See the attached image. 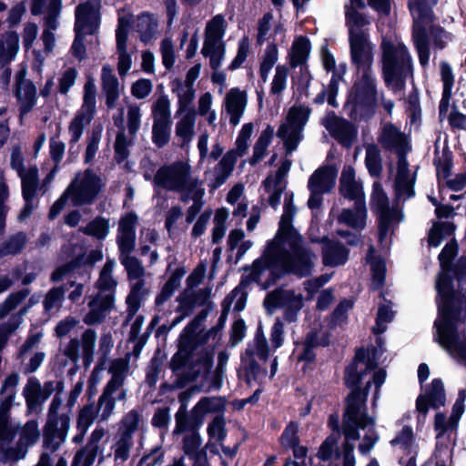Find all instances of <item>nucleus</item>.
Instances as JSON below:
<instances>
[{
    "label": "nucleus",
    "mask_w": 466,
    "mask_h": 466,
    "mask_svg": "<svg viewBox=\"0 0 466 466\" xmlns=\"http://www.w3.org/2000/svg\"><path fill=\"white\" fill-rule=\"evenodd\" d=\"M295 214L292 197L286 198L279 229L267 241L261 257L245 268L242 285L256 283L266 289L286 274L302 278L312 273L317 256L305 246L302 236L292 226Z\"/></svg>",
    "instance_id": "1"
},
{
    "label": "nucleus",
    "mask_w": 466,
    "mask_h": 466,
    "mask_svg": "<svg viewBox=\"0 0 466 466\" xmlns=\"http://www.w3.org/2000/svg\"><path fill=\"white\" fill-rule=\"evenodd\" d=\"M457 253V244L448 242L439 255L442 272L439 275L438 318L434 322L433 339L454 360L466 365V262H460L452 270V278L447 267Z\"/></svg>",
    "instance_id": "2"
},
{
    "label": "nucleus",
    "mask_w": 466,
    "mask_h": 466,
    "mask_svg": "<svg viewBox=\"0 0 466 466\" xmlns=\"http://www.w3.org/2000/svg\"><path fill=\"white\" fill-rule=\"evenodd\" d=\"M385 379L386 372L383 370H376L372 375V382L370 380H367L363 392L355 389L347 399V407L343 415L342 424L344 434L341 455L342 466H356L355 445L353 442L360 437L359 430L367 429V432L359 445V451L361 454H368L379 441V435L374 429L375 420L368 416L366 412V397L373 385V403L375 404L379 398L380 388L384 383Z\"/></svg>",
    "instance_id": "3"
},
{
    "label": "nucleus",
    "mask_w": 466,
    "mask_h": 466,
    "mask_svg": "<svg viewBox=\"0 0 466 466\" xmlns=\"http://www.w3.org/2000/svg\"><path fill=\"white\" fill-rule=\"evenodd\" d=\"M349 35L351 62L361 77L352 87L344 110L350 118L362 120L371 116L376 106V79L371 71L374 46L365 27L350 28Z\"/></svg>",
    "instance_id": "4"
},
{
    "label": "nucleus",
    "mask_w": 466,
    "mask_h": 466,
    "mask_svg": "<svg viewBox=\"0 0 466 466\" xmlns=\"http://www.w3.org/2000/svg\"><path fill=\"white\" fill-rule=\"evenodd\" d=\"M202 311L189 323L179 337V349L171 360L173 370L184 369L190 379L202 376L206 380L211 375L216 347L220 342L219 329H199L200 322L206 318Z\"/></svg>",
    "instance_id": "5"
},
{
    "label": "nucleus",
    "mask_w": 466,
    "mask_h": 466,
    "mask_svg": "<svg viewBox=\"0 0 466 466\" xmlns=\"http://www.w3.org/2000/svg\"><path fill=\"white\" fill-rule=\"evenodd\" d=\"M40 438L38 423L35 420L24 425L12 422L6 410L0 411V458L10 461L23 459L29 447Z\"/></svg>",
    "instance_id": "6"
},
{
    "label": "nucleus",
    "mask_w": 466,
    "mask_h": 466,
    "mask_svg": "<svg viewBox=\"0 0 466 466\" xmlns=\"http://www.w3.org/2000/svg\"><path fill=\"white\" fill-rule=\"evenodd\" d=\"M378 140L384 147L399 155L397 174L393 184L396 199L405 201L412 198L415 194L413 188L415 176L409 169V163L405 157V154L410 150L406 137L395 126L386 124Z\"/></svg>",
    "instance_id": "7"
},
{
    "label": "nucleus",
    "mask_w": 466,
    "mask_h": 466,
    "mask_svg": "<svg viewBox=\"0 0 466 466\" xmlns=\"http://www.w3.org/2000/svg\"><path fill=\"white\" fill-rule=\"evenodd\" d=\"M382 71L386 86L393 92L401 91L406 79L412 76V58L407 47L399 40L383 39Z\"/></svg>",
    "instance_id": "8"
},
{
    "label": "nucleus",
    "mask_w": 466,
    "mask_h": 466,
    "mask_svg": "<svg viewBox=\"0 0 466 466\" xmlns=\"http://www.w3.org/2000/svg\"><path fill=\"white\" fill-rule=\"evenodd\" d=\"M437 2L438 0L409 1V7L413 17V41L422 66H428L430 60L427 28L432 22L433 14L431 8Z\"/></svg>",
    "instance_id": "9"
},
{
    "label": "nucleus",
    "mask_w": 466,
    "mask_h": 466,
    "mask_svg": "<svg viewBox=\"0 0 466 466\" xmlns=\"http://www.w3.org/2000/svg\"><path fill=\"white\" fill-rule=\"evenodd\" d=\"M154 183L166 190L179 192L180 196L202 185L192 176L191 167L185 161L161 167L154 177Z\"/></svg>",
    "instance_id": "10"
},
{
    "label": "nucleus",
    "mask_w": 466,
    "mask_h": 466,
    "mask_svg": "<svg viewBox=\"0 0 466 466\" xmlns=\"http://www.w3.org/2000/svg\"><path fill=\"white\" fill-rule=\"evenodd\" d=\"M227 22L222 15H217L207 22L201 54L209 59L212 69L219 68L225 57L226 44L223 37Z\"/></svg>",
    "instance_id": "11"
},
{
    "label": "nucleus",
    "mask_w": 466,
    "mask_h": 466,
    "mask_svg": "<svg viewBox=\"0 0 466 466\" xmlns=\"http://www.w3.org/2000/svg\"><path fill=\"white\" fill-rule=\"evenodd\" d=\"M105 184L99 176L90 169L76 174L74 179L66 188L69 200L75 207L93 204Z\"/></svg>",
    "instance_id": "12"
},
{
    "label": "nucleus",
    "mask_w": 466,
    "mask_h": 466,
    "mask_svg": "<svg viewBox=\"0 0 466 466\" xmlns=\"http://www.w3.org/2000/svg\"><path fill=\"white\" fill-rule=\"evenodd\" d=\"M371 207L380 216V241L384 245H388L394 226L402 220L401 211L397 208H390L388 197L381 185L377 182L373 185Z\"/></svg>",
    "instance_id": "13"
},
{
    "label": "nucleus",
    "mask_w": 466,
    "mask_h": 466,
    "mask_svg": "<svg viewBox=\"0 0 466 466\" xmlns=\"http://www.w3.org/2000/svg\"><path fill=\"white\" fill-rule=\"evenodd\" d=\"M309 116V110L303 106H294L289 108L286 120L280 125L277 136L283 141L288 154L298 147L302 138L301 132Z\"/></svg>",
    "instance_id": "14"
},
{
    "label": "nucleus",
    "mask_w": 466,
    "mask_h": 466,
    "mask_svg": "<svg viewBox=\"0 0 466 466\" xmlns=\"http://www.w3.org/2000/svg\"><path fill=\"white\" fill-rule=\"evenodd\" d=\"M96 87L92 78H88L84 86L83 104L69 123V144H76L82 137L84 129L91 123L96 105Z\"/></svg>",
    "instance_id": "15"
},
{
    "label": "nucleus",
    "mask_w": 466,
    "mask_h": 466,
    "mask_svg": "<svg viewBox=\"0 0 466 466\" xmlns=\"http://www.w3.org/2000/svg\"><path fill=\"white\" fill-rule=\"evenodd\" d=\"M268 354V341L264 336L263 329L259 325L253 342L248 345L245 354L242 356V363L246 370V380L249 385L253 382L262 383L267 378V371L255 362L253 357L258 356L260 360H266Z\"/></svg>",
    "instance_id": "16"
},
{
    "label": "nucleus",
    "mask_w": 466,
    "mask_h": 466,
    "mask_svg": "<svg viewBox=\"0 0 466 466\" xmlns=\"http://www.w3.org/2000/svg\"><path fill=\"white\" fill-rule=\"evenodd\" d=\"M264 307L268 314H273L277 309H284V319L289 322L297 319L298 312L303 307V297L300 293L286 289H276L267 294L264 299Z\"/></svg>",
    "instance_id": "17"
},
{
    "label": "nucleus",
    "mask_w": 466,
    "mask_h": 466,
    "mask_svg": "<svg viewBox=\"0 0 466 466\" xmlns=\"http://www.w3.org/2000/svg\"><path fill=\"white\" fill-rule=\"evenodd\" d=\"M100 3L98 0H90L80 4L76 10L75 31L83 34H94L100 23Z\"/></svg>",
    "instance_id": "18"
},
{
    "label": "nucleus",
    "mask_w": 466,
    "mask_h": 466,
    "mask_svg": "<svg viewBox=\"0 0 466 466\" xmlns=\"http://www.w3.org/2000/svg\"><path fill=\"white\" fill-rule=\"evenodd\" d=\"M446 394L441 380L434 379L431 384L425 387L423 393L419 395L416 401V409L423 417L426 416L429 407L439 409L445 405Z\"/></svg>",
    "instance_id": "19"
},
{
    "label": "nucleus",
    "mask_w": 466,
    "mask_h": 466,
    "mask_svg": "<svg viewBox=\"0 0 466 466\" xmlns=\"http://www.w3.org/2000/svg\"><path fill=\"white\" fill-rule=\"evenodd\" d=\"M96 341V331L88 329L82 334L80 341L75 339L68 342L64 349V354L72 362H76L81 352L85 361L89 364L93 360Z\"/></svg>",
    "instance_id": "20"
},
{
    "label": "nucleus",
    "mask_w": 466,
    "mask_h": 466,
    "mask_svg": "<svg viewBox=\"0 0 466 466\" xmlns=\"http://www.w3.org/2000/svg\"><path fill=\"white\" fill-rule=\"evenodd\" d=\"M248 104V96L238 87L229 89L223 99L222 109L228 116L229 123L236 127L239 124Z\"/></svg>",
    "instance_id": "21"
},
{
    "label": "nucleus",
    "mask_w": 466,
    "mask_h": 466,
    "mask_svg": "<svg viewBox=\"0 0 466 466\" xmlns=\"http://www.w3.org/2000/svg\"><path fill=\"white\" fill-rule=\"evenodd\" d=\"M322 125L335 139L345 146H350L356 137L357 130L354 126L334 113L328 114L323 118Z\"/></svg>",
    "instance_id": "22"
},
{
    "label": "nucleus",
    "mask_w": 466,
    "mask_h": 466,
    "mask_svg": "<svg viewBox=\"0 0 466 466\" xmlns=\"http://www.w3.org/2000/svg\"><path fill=\"white\" fill-rule=\"evenodd\" d=\"M466 400V390H459L458 398L453 404L451 414L449 418L441 412L435 415L434 428L438 431V436H441L448 431H456L459 425L461 417L462 416Z\"/></svg>",
    "instance_id": "23"
},
{
    "label": "nucleus",
    "mask_w": 466,
    "mask_h": 466,
    "mask_svg": "<svg viewBox=\"0 0 466 466\" xmlns=\"http://www.w3.org/2000/svg\"><path fill=\"white\" fill-rule=\"evenodd\" d=\"M54 390V383L51 381L45 383L42 387L37 379L34 377L28 379L23 390L28 410H36L50 397Z\"/></svg>",
    "instance_id": "24"
},
{
    "label": "nucleus",
    "mask_w": 466,
    "mask_h": 466,
    "mask_svg": "<svg viewBox=\"0 0 466 466\" xmlns=\"http://www.w3.org/2000/svg\"><path fill=\"white\" fill-rule=\"evenodd\" d=\"M15 96L18 101L21 115L32 110L36 102V87L25 78V70L21 69L15 76Z\"/></svg>",
    "instance_id": "25"
},
{
    "label": "nucleus",
    "mask_w": 466,
    "mask_h": 466,
    "mask_svg": "<svg viewBox=\"0 0 466 466\" xmlns=\"http://www.w3.org/2000/svg\"><path fill=\"white\" fill-rule=\"evenodd\" d=\"M310 42L305 36L297 37L291 45L288 53V60L292 68L301 66L300 71L305 80V85L308 86L311 78L308 68L305 64L310 53Z\"/></svg>",
    "instance_id": "26"
},
{
    "label": "nucleus",
    "mask_w": 466,
    "mask_h": 466,
    "mask_svg": "<svg viewBox=\"0 0 466 466\" xmlns=\"http://www.w3.org/2000/svg\"><path fill=\"white\" fill-rule=\"evenodd\" d=\"M137 222V217L132 213L122 217L119 220L116 242L122 254H130L135 248Z\"/></svg>",
    "instance_id": "27"
},
{
    "label": "nucleus",
    "mask_w": 466,
    "mask_h": 466,
    "mask_svg": "<svg viewBox=\"0 0 466 466\" xmlns=\"http://www.w3.org/2000/svg\"><path fill=\"white\" fill-rule=\"evenodd\" d=\"M69 425L70 418L67 414L48 418L45 427L46 444L56 450L66 440Z\"/></svg>",
    "instance_id": "28"
},
{
    "label": "nucleus",
    "mask_w": 466,
    "mask_h": 466,
    "mask_svg": "<svg viewBox=\"0 0 466 466\" xmlns=\"http://www.w3.org/2000/svg\"><path fill=\"white\" fill-rule=\"evenodd\" d=\"M129 370V356L116 359L110 362L108 372L111 375L110 380L106 387L118 390L116 399L124 401L127 399V390L124 388V382Z\"/></svg>",
    "instance_id": "29"
},
{
    "label": "nucleus",
    "mask_w": 466,
    "mask_h": 466,
    "mask_svg": "<svg viewBox=\"0 0 466 466\" xmlns=\"http://www.w3.org/2000/svg\"><path fill=\"white\" fill-rule=\"evenodd\" d=\"M290 167L291 162L289 160L284 161L276 175L268 177L263 182L264 190L269 194V205L273 208L279 204L281 193L286 187L284 177L289 173Z\"/></svg>",
    "instance_id": "30"
},
{
    "label": "nucleus",
    "mask_w": 466,
    "mask_h": 466,
    "mask_svg": "<svg viewBox=\"0 0 466 466\" xmlns=\"http://www.w3.org/2000/svg\"><path fill=\"white\" fill-rule=\"evenodd\" d=\"M11 167L17 172L21 178L22 187H24L25 195H28L31 187L35 184H39L38 169L35 166L27 168L24 167V158L19 147H14L11 153Z\"/></svg>",
    "instance_id": "31"
},
{
    "label": "nucleus",
    "mask_w": 466,
    "mask_h": 466,
    "mask_svg": "<svg viewBox=\"0 0 466 466\" xmlns=\"http://www.w3.org/2000/svg\"><path fill=\"white\" fill-rule=\"evenodd\" d=\"M340 194L351 200L365 201L362 182L356 178V173L352 167H344L339 179Z\"/></svg>",
    "instance_id": "32"
},
{
    "label": "nucleus",
    "mask_w": 466,
    "mask_h": 466,
    "mask_svg": "<svg viewBox=\"0 0 466 466\" xmlns=\"http://www.w3.org/2000/svg\"><path fill=\"white\" fill-rule=\"evenodd\" d=\"M338 170L331 166L317 169L309 177V189L315 193H328L335 186Z\"/></svg>",
    "instance_id": "33"
},
{
    "label": "nucleus",
    "mask_w": 466,
    "mask_h": 466,
    "mask_svg": "<svg viewBox=\"0 0 466 466\" xmlns=\"http://www.w3.org/2000/svg\"><path fill=\"white\" fill-rule=\"evenodd\" d=\"M375 369V364L365 360V352L359 350L354 361L346 369L345 382L350 387H356L367 376V371Z\"/></svg>",
    "instance_id": "34"
},
{
    "label": "nucleus",
    "mask_w": 466,
    "mask_h": 466,
    "mask_svg": "<svg viewBox=\"0 0 466 466\" xmlns=\"http://www.w3.org/2000/svg\"><path fill=\"white\" fill-rule=\"evenodd\" d=\"M113 304L114 297L112 295L97 293L88 303L89 312L85 316L84 322L87 325L100 323L113 308Z\"/></svg>",
    "instance_id": "35"
},
{
    "label": "nucleus",
    "mask_w": 466,
    "mask_h": 466,
    "mask_svg": "<svg viewBox=\"0 0 466 466\" xmlns=\"http://www.w3.org/2000/svg\"><path fill=\"white\" fill-rule=\"evenodd\" d=\"M238 157L235 151L226 153L214 169L209 173V187L217 188L226 182L233 171Z\"/></svg>",
    "instance_id": "36"
},
{
    "label": "nucleus",
    "mask_w": 466,
    "mask_h": 466,
    "mask_svg": "<svg viewBox=\"0 0 466 466\" xmlns=\"http://www.w3.org/2000/svg\"><path fill=\"white\" fill-rule=\"evenodd\" d=\"M338 222L357 230L366 227L367 208L365 201L355 202L353 208H344L338 216Z\"/></svg>",
    "instance_id": "37"
},
{
    "label": "nucleus",
    "mask_w": 466,
    "mask_h": 466,
    "mask_svg": "<svg viewBox=\"0 0 466 466\" xmlns=\"http://www.w3.org/2000/svg\"><path fill=\"white\" fill-rule=\"evenodd\" d=\"M349 250L340 243L327 240L322 248L323 264L328 267H338L348 260Z\"/></svg>",
    "instance_id": "38"
},
{
    "label": "nucleus",
    "mask_w": 466,
    "mask_h": 466,
    "mask_svg": "<svg viewBox=\"0 0 466 466\" xmlns=\"http://www.w3.org/2000/svg\"><path fill=\"white\" fill-rule=\"evenodd\" d=\"M102 87L106 94V104L109 108L116 106L120 96V86L117 78L113 74L109 66H104L102 69Z\"/></svg>",
    "instance_id": "39"
},
{
    "label": "nucleus",
    "mask_w": 466,
    "mask_h": 466,
    "mask_svg": "<svg viewBox=\"0 0 466 466\" xmlns=\"http://www.w3.org/2000/svg\"><path fill=\"white\" fill-rule=\"evenodd\" d=\"M136 31L143 43H149L159 34L157 18L148 13H143L137 16Z\"/></svg>",
    "instance_id": "40"
},
{
    "label": "nucleus",
    "mask_w": 466,
    "mask_h": 466,
    "mask_svg": "<svg viewBox=\"0 0 466 466\" xmlns=\"http://www.w3.org/2000/svg\"><path fill=\"white\" fill-rule=\"evenodd\" d=\"M365 7L363 0H349L345 5L346 24L348 28L367 27L370 21L360 10Z\"/></svg>",
    "instance_id": "41"
},
{
    "label": "nucleus",
    "mask_w": 466,
    "mask_h": 466,
    "mask_svg": "<svg viewBox=\"0 0 466 466\" xmlns=\"http://www.w3.org/2000/svg\"><path fill=\"white\" fill-rule=\"evenodd\" d=\"M225 409V400L220 397H204L192 409V415L199 423L209 413H218Z\"/></svg>",
    "instance_id": "42"
},
{
    "label": "nucleus",
    "mask_w": 466,
    "mask_h": 466,
    "mask_svg": "<svg viewBox=\"0 0 466 466\" xmlns=\"http://www.w3.org/2000/svg\"><path fill=\"white\" fill-rule=\"evenodd\" d=\"M175 127L176 136L184 143L189 142L195 135L196 113L193 110L180 114Z\"/></svg>",
    "instance_id": "43"
},
{
    "label": "nucleus",
    "mask_w": 466,
    "mask_h": 466,
    "mask_svg": "<svg viewBox=\"0 0 466 466\" xmlns=\"http://www.w3.org/2000/svg\"><path fill=\"white\" fill-rule=\"evenodd\" d=\"M19 49V36L15 32H9L0 37V64L11 62Z\"/></svg>",
    "instance_id": "44"
},
{
    "label": "nucleus",
    "mask_w": 466,
    "mask_h": 466,
    "mask_svg": "<svg viewBox=\"0 0 466 466\" xmlns=\"http://www.w3.org/2000/svg\"><path fill=\"white\" fill-rule=\"evenodd\" d=\"M205 195V189L202 187V185L198 187H194L189 190L187 193H183L180 196V199L183 202H187L188 200H192L193 204L187 208L186 221L187 224H190L196 218V216L201 210L203 207V197Z\"/></svg>",
    "instance_id": "45"
},
{
    "label": "nucleus",
    "mask_w": 466,
    "mask_h": 466,
    "mask_svg": "<svg viewBox=\"0 0 466 466\" xmlns=\"http://www.w3.org/2000/svg\"><path fill=\"white\" fill-rule=\"evenodd\" d=\"M115 266L116 261L113 259H107L105 263L96 282V287L99 289L98 293H101L102 295L110 294L114 297V292L117 284L116 280L112 276Z\"/></svg>",
    "instance_id": "46"
},
{
    "label": "nucleus",
    "mask_w": 466,
    "mask_h": 466,
    "mask_svg": "<svg viewBox=\"0 0 466 466\" xmlns=\"http://www.w3.org/2000/svg\"><path fill=\"white\" fill-rule=\"evenodd\" d=\"M153 123H172L171 102L165 94L160 95L151 106Z\"/></svg>",
    "instance_id": "47"
},
{
    "label": "nucleus",
    "mask_w": 466,
    "mask_h": 466,
    "mask_svg": "<svg viewBox=\"0 0 466 466\" xmlns=\"http://www.w3.org/2000/svg\"><path fill=\"white\" fill-rule=\"evenodd\" d=\"M118 390L105 387L96 406L101 420H106L113 414Z\"/></svg>",
    "instance_id": "48"
},
{
    "label": "nucleus",
    "mask_w": 466,
    "mask_h": 466,
    "mask_svg": "<svg viewBox=\"0 0 466 466\" xmlns=\"http://www.w3.org/2000/svg\"><path fill=\"white\" fill-rule=\"evenodd\" d=\"M131 290L127 298V312L130 317H133L138 310L141 301L147 295L145 289V282L142 279L130 280Z\"/></svg>",
    "instance_id": "49"
},
{
    "label": "nucleus",
    "mask_w": 466,
    "mask_h": 466,
    "mask_svg": "<svg viewBox=\"0 0 466 466\" xmlns=\"http://www.w3.org/2000/svg\"><path fill=\"white\" fill-rule=\"evenodd\" d=\"M367 262L370 266L371 285L374 289H379L384 283L386 268L384 261L375 256L373 247L369 249Z\"/></svg>",
    "instance_id": "50"
},
{
    "label": "nucleus",
    "mask_w": 466,
    "mask_h": 466,
    "mask_svg": "<svg viewBox=\"0 0 466 466\" xmlns=\"http://www.w3.org/2000/svg\"><path fill=\"white\" fill-rule=\"evenodd\" d=\"M102 258H103V254H102L101 250H99V249L92 250L86 258L84 259L83 258H79L76 259V262H71L69 264L59 267L52 274L51 279L53 281H59L65 276H66L71 271H73L77 265H79L81 263H86V264L92 266L96 261L101 260Z\"/></svg>",
    "instance_id": "51"
},
{
    "label": "nucleus",
    "mask_w": 466,
    "mask_h": 466,
    "mask_svg": "<svg viewBox=\"0 0 466 466\" xmlns=\"http://www.w3.org/2000/svg\"><path fill=\"white\" fill-rule=\"evenodd\" d=\"M80 231L96 239L103 240L108 236L110 231L109 219L97 216L85 227L81 228Z\"/></svg>",
    "instance_id": "52"
},
{
    "label": "nucleus",
    "mask_w": 466,
    "mask_h": 466,
    "mask_svg": "<svg viewBox=\"0 0 466 466\" xmlns=\"http://www.w3.org/2000/svg\"><path fill=\"white\" fill-rule=\"evenodd\" d=\"M441 75L443 83V92L441 100L440 102V113L442 114L448 110L449 102L451 97L454 76L451 67L447 63H441Z\"/></svg>",
    "instance_id": "53"
},
{
    "label": "nucleus",
    "mask_w": 466,
    "mask_h": 466,
    "mask_svg": "<svg viewBox=\"0 0 466 466\" xmlns=\"http://www.w3.org/2000/svg\"><path fill=\"white\" fill-rule=\"evenodd\" d=\"M274 136V128L268 126L260 134L258 138L254 148L253 155L249 159V164L254 166L258 164L266 156L267 148L268 147L272 137Z\"/></svg>",
    "instance_id": "54"
},
{
    "label": "nucleus",
    "mask_w": 466,
    "mask_h": 466,
    "mask_svg": "<svg viewBox=\"0 0 466 466\" xmlns=\"http://www.w3.org/2000/svg\"><path fill=\"white\" fill-rule=\"evenodd\" d=\"M19 383V376L16 373L8 375L2 385L0 394L4 396V400L0 406V411L6 410L8 412L16 393V386Z\"/></svg>",
    "instance_id": "55"
},
{
    "label": "nucleus",
    "mask_w": 466,
    "mask_h": 466,
    "mask_svg": "<svg viewBox=\"0 0 466 466\" xmlns=\"http://www.w3.org/2000/svg\"><path fill=\"white\" fill-rule=\"evenodd\" d=\"M455 226L449 221L434 223L430 233L428 242L431 247H438L442 240L452 235Z\"/></svg>",
    "instance_id": "56"
},
{
    "label": "nucleus",
    "mask_w": 466,
    "mask_h": 466,
    "mask_svg": "<svg viewBox=\"0 0 466 466\" xmlns=\"http://www.w3.org/2000/svg\"><path fill=\"white\" fill-rule=\"evenodd\" d=\"M134 51L127 49V41L119 37L116 41V53H117V71L121 77H125L131 68L132 57L131 55Z\"/></svg>",
    "instance_id": "57"
},
{
    "label": "nucleus",
    "mask_w": 466,
    "mask_h": 466,
    "mask_svg": "<svg viewBox=\"0 0 466 466\" xmlns=\"http://www.w3.org/2000/svg\"><path fill=\"white\" fill-rule=\"evenodd\" d=\"M27 242L25 233L18 232L0 245V257L15 255L22 251Z\"/></svg>",
    "instance_id": "58"
},
{
    "label": "nucleus",
    "mask_w": 466,
    "mask_h": 466,
    "mask_svg": "<svg viewBox=\"0 0 466 466\" xmlns=\"http://www.w3.org/2000/svg\"><path fill=\"white\" fill-rule=\"evenodd\" d=\"M317 456L321 461H332L340 456L339 450V433L329 435L320 445Z\"/></svg>",
    "instance_id": "59"
},
{
    "label": "nucleus",
    "mask_w": 466,
    "mask_h": 466,
    "mask_svg": "<svg viewBox=\"0 0 466 466\" xmlns=\"http://www.w3.org/2000/svg\"><path fill=\"white\" fill-rule=\"evenodd\" d=\"M174 91L177 93V96L178 107L177 110V114H182L186 111H188V106L195 98V90L193 88V86L178 82Z\"/></svg>",
    "instance_id": "60"
},
{
    "label": "nucleus",
    "mask_w": 466,
    "mask_h": 466,
    "mask_svg": "<svg viewBox=\"0 0 466 466\" xmlns=\"http://www.w3.org/2000/svg\"><path fill=\"white\" fill-rule=\"evenodd\" d=\"M289 70L285 65H279L270 83L269 92L273 96H281L288 86Z\"/></svg>",
    "instance_id": "61"
},
{
    "label": "nucleus",
    "mask_w": 466,
    "mask_h": 466,
    "mask_svg": "<svg viewBox=\"0 0 466 466\" xmlns=\"http://www.w3.org/2000/svg\"><path fill=\"white\" fill-rule=\"evenodd\" d=\"M176 419V427L173 431V433L176 435L181 434L187 431L191 432L192 431H196V429L200 426L202 423H199L198 420H196L192 416L191 419L187 417L186 407L181 406L175 415Z\"/></svg>",
    "instance_id": "62"
},
{
    "label": "nucleus",
    "mask_w": 466,
    "mask_h": 466,
    "mask_svg": "<svg viewBox=\"0 0 466 466\" xmlns=\"http://www.w3.org/2000/svg\"><path fill=\"white\" fill-rule=\"evenodd\" d=\"M132 446L133 439L117 434L116 442L112 447L115 461L118 464H122L127 461Z\"/></svg>",
    "instance_id": "63"
},
{
    "label": "nucleus",
    "mask_w": 466,
    "mask_h": 466,
    "mask_svg": "<svg viewBox=\"0 0 466 466\" xmlns=\"http://www.w3.org/2000/svg\"><path fill=\"white\" fill-rule=\"evenodd\" d=\"M139 422L138 412L134 410H130L121 420L117 434L133 439V434L137 431Z\"/></svg>",
    "instance_id": "64"
}]
</instances>
